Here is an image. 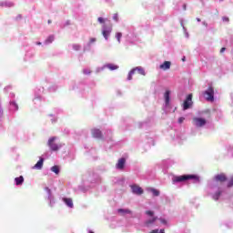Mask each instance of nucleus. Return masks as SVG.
I'll return each mask as SVG.
<instances>
[{
	"mask_svg": "<svg viewBox=\"0 0 233 233\" xmlns=\"http://www.w3.org/2000/svg\"><path fill=\"white\" fill-rule=\"evenodd\" d=\"M188 179H195V181H199V177L196 175H182L175 176L172 178L173 183H183V181H188Z\"/></svg>",
	"mask_w": 233,
	"mask_h": 233,
	"instance_id": "nucleus-1",
	"label": "nucleus"
},
{
	"mask_svg": "<svg viewBox=\"0 0 233 233\" xmlns=\"http://www.w3.org/2000/svg\"><path fill=\"white\" fill-rule=\"evenodd\" d=\"M56 139H57V137H52L49 138V140L47 142V145H48L49 148L53 152H57V150H59V148H61V147H63V144L56 143Z\"/></svg>",
	"mask_w": 233,
	"mask_h": 233,
	"instance_id": "nucleus-2",
	"label": "nucleus"
},
{
	"mask_svg": "<svg viewBox=\"0 0 233 233\" xmlns=\"http://www.w3.org/2000/svg\"><path fill=\"white\" fill-rule=\"evenodd\" d=\"M112 34V24L103 25L102 26V35L106 39V41H108V37Z\"/></svg>",
	"mask_w": 233,
	"mask_h": 233,
	"instance_id": "nucleus-3",
	"label": "nucleus"
},
{
	"mask_svg": "<svg viewBox=\"0 0 233 233\" xmlns=\"http://www.w3.org/2000/svg\"><path fill=\"white\" fill-rule=\"evenodd\" d=\"M193 124L195 125V127L201 128V127H205L207 125V119L202 117H194Z\"/></svg>",
	"mask_w": 233,
	"mask_h": 233,
	"instance_id": "nucleus-4",
	"label": "nucleus"
},
{
	"mask_svg": "<svg viewBox=\"0 0 233 233\" xmlns=\"http://www.w3.org/2000/svg\"><path fill=\"white\" fill-rule=\"evenodd\" d=\"M207 101H214V87L209 86L208 90L204 92Z\"/></svg>",
	"mask_w": 233,
	"mask_h": 233,
	"instance_id": "nucleus-5",
	"label": "nucleus"
},
{
	"mask_svg": "<svg viewBox=\"0 0 233 233\" xmlns=\"http://www.w3.org/2000/svg\"><path fill=\"white\" fill-rule=\"evenodd\" d=\"M190 106H192V94H189L186 100L183 103V109L184 110H188V108H190Z\"/></svg>",
	"mask_w": 233,
	"mask_h": 233,
	"instance_id": "nucleus-6",
	"label": "nucleus"
},
{
	"mask_svg": "<svg viewBox=\"0 0 233 233\" xmlns=\"http://www.w3.org/2000/svg\"><path fill=\"white\" fill-rule=\"evenodd\" d=\"M131 189L133 194H136L137 196H141L144 192L143 188L137 185H132Z\"/></svg>",
	"mask_w": 233,
	"mask_h": 233,
	"instance_id": "nucleus-7",
	"label": "nucleus"
},
{
	"mask_svg": "<svg viewBox=\"0 0 233 233\" xmlns=\"http://www.w3.org/2000/svg\"><path fill=\"white\" fill-rule=\"evenodd\" d=\"M91 134L93 137H96V139H103V132L97 128L92 129Z\"/></svg>",
	"mask_w": 233,
	"mask_h": 233,
	"instance_id": "nucleus-8",
	"label": "nucleus"
},
{
	"mask_svg": "<svg viewBox=\"0 0 233 233\" xmlns=\"http://www.w3.org/2000/svg\"><path fill=\"white\" fill-rule=\"evenodd\" d=\"M125 163H127V159H125V157H122L120 159H118L116 167L118 170H123V168H125Z\"/></svg>",
	"mask_w": 233,
	"mask_h": 233,
	"instance_id": "nucleus-9",
	"label": "nucleus"
},
{
	"mask_svg": "<svg viewBox=\"0 0 233 233\" xmlns=\"http://www.w3.org/2000/svg\"><path fill=\"white\" fill-rule=\"evenodd\" d=\"M170 66H172L171 61H165L162 65L159 66L160 70H170Z\"/></svg>",
	"mask_w": 233,
	"mask_h": 233,
	"instance_id": "nucleus-10",
	"label": "nucleus"
},
{
	"mask_svg": "<svg viewBox=\"0 0 233 233\" xmlns=\"http://www.w3.org/2000/svg\"><path fill=\"white\" fill-rule=\"evenodd\" d=\"M215 181H219V183H225V181H227V176L223 173L218 174L215 177Z\"/></svg>",
	"mask_w": 233,
	"mask_h": 233,
	"instance_id": "nucleus-11",
	"label": "nucleus"
},
{
	"mask_svg": "<svg viewBox=\"0 0 233 233\" xmlns=\"http://www.w3.org/2000/svg\"><path fill=\"white\" fill-rule=\"evenodd\" d=\"M156 221H157V217H153L152 218L146 220L144 225L146 227H152V225L155 224Z\"/></svg>",
	"mask_w": 233,
	"mask_h": 233,
	"instance_id": "nucleus-12",
	"label": "nucleus"
},
{
	"mask_svg": "<svg viewBox=\"0 0 233 233\" xmlns=\"http://www.w3.org/2000/svg\"><path fill=\"white\" fill-rule=\"evenodd\" d=\"M63 201H64V203H66V206L69 207V208H74V202H73L72 198H64Z\"/></svg>",
	"mask_w": 233,
	"mask_h": 233,
	"instance_id": "nucleus-13",
	"label": "nucleus"
},
{
	"mask_svg": "<svg viewBox=\"0 0 233 233\" xmlns=\"http://www.w3.org/2000/svg\"><path fill=\"white\" fill-rule=\"evenodd\" d=\"M45 159L40 158V160L37 161V163L35 165L34 168H36L37 170H41L43 168V163Z\"/></svg>",
	"mask_w": 233,
	"mask_h": 233,
	"instance_id": "nucleus-14",
	"label": "nucleus"
},
{
	"mask_svg": "<svg viewBox=\"0 0 233 233\" xmlns=\"http://www.w3.org/2000/svg\"><path fill=\"white\" fill-rule=\"evenodd\" d=\"M15 185L19 186L22 183H25V177H23V176H20L18 177H15Z\"/></svg>",
	"mask_w": 233,
	"mask_h": 233,
	"instance_id": "nucleus-15",
	"label": "nucleus"
},
{
	"mask_svg": "<svg viewBox=\"0 0 233 233\" xmlns=\"http://www.w3.org/2000/svg\"><path fill=\"white\" fill-rule=\"evenodd\" d=\"M106 68H108L109 70H117L119 68L118 66H116L114 64H107L105 66Z\"/></svg>",
	"mask_w": 233,
	"mask_h": 233,
	"instance_id": "nucleus-16",
	"label": "nucleus"
},
{
	"mask_svg": "<svg viewBox=\"0 0 233 233\" xmlns=\"http://www.w3.org/2000/svg\"><path fill=\"white\" fill-rule=\"evenodd\" d=\"M164 97L166 99L167 105H168V103H170V91H166Z\"/></svg>",
	"mask_w": 233,
	"mask_h": 233,
	"instance_id": "nucleus-17",
	"label": "nucleus"
},
{
	"mask_svg": "<svg viewBox=\"0 0 233 233\" xmlns=\"http://www.w3.org/2000/svg\"><path fill=\"white\" fill-rule=\"evenodd\" d=\"M118 214H132V211L130 209H123L119 208L117 209Z\"/></svg>",
	"mask_w": 233,
	"mask_h": 233,
	"instance_id": "nucleus-18",
	"label": "nucleus"
},
{
	"mask_svg": "<svg viewBox=\"0 0 233 233\" xmlns=\"http://www.w3.org/2000/svg\"><path fill=\"white\" fill-rule=\"evenodd\" d=\"M133 70H136V72L137 70L138 74H140L141 76H146L145 69H143L142 67H136Z\"/></svg>",
	"mask_w": 233,
	"mask_h": 233,
	"instance_id": "nucleus-19",
	"label": "nucleus"
},
{
	"mask_svg": "<svg viewBox=\"0 0 233 233\" xmlns=\"http://www.w3.org/2000/svg\"><path fill=\"white\" fill-rule=\"evenodd\" d=\"M116 38L118 43H121V38L123 37V34L121 32L116 33Z\"/></svg>",
	"mask_w": 233,
	"mask_h": 233,
	"instance_id": "nucleus-20",
	"label": "nucleus"
},
{
	"mask_svg": "<svg viewBox=\"0 0 233 233\" xmlns=\"http://www.w3.org/2000/svg\"><path fill=\"white\" fill-rule=\"evenodd\" d=\"M149 190H150V192H152L153 196H155V197L159 196V190H157L156 188H150Z\"/></svg>",
	"mask_w": 233,
	"mask_h": 233,
	"instance_id": "nucleus-21",
	"label": "nucleus"
},
{
	"mask_svg": "<svg viewBox=\"0 0 233 233\" xmlns=\"http://www.w3.org/2000/svg\"><path fill=\"white\" fill-rule=\"evenodd\" d=\"M136 74V69H132L129 74H128V76H127V79L128 81H132V76Z\"/></svg>",
	"mask_w": 233,
	"mask_h": 233,
	"instance_id": "nucleus-22",
	"label": "nucleus"
},
{
	"mask_svg": "<svg viewBox=\"0 0 233 233\" xmlns=\"http://www.w3.org/2000/svg\"><path fill=\"white\" fill-rule=\"evenodd\" d=\"M52 172L55 174H59V167L58 166H54L51 167Z\"/></svg>",
	"mask_w": 233,
	"mask_h": 233,
	"instance_id": "nucleus-23",
	"label": "nucleus"
},
{
	"mask_svg": "<svg viewBox=\"0 0 233 233\" xmlns=\"http://www.w3.org/2000/svg\"><path fill=\"white\" fill-rule=\"evenodd\" d=\"M73 48H74V50H76L77 52L78 50H81V46L76 44V45L73 46Z\"/></svg>",
	"mask_w": 233,
	"mask_h": 233,
	"instance_id": "nucleus-24",
	"label": "nucleus"
},
{
	"mask_svg": "<svg viewBox=\"0 0 233 233\" xmlns=\"http://www.w3.org/2000/svg\"><path fill=\"white\" fill-rule=\"evenodd\" d=\"M147 216H149V218H154V211L147 210L146 211Z\"/></svg>",
	"mask_w": 233,
	"mask_h": 233,
	"instance_id": "nucleus-25",
	"label": "nucleus"
},
{
	"mask_svg": "<svg viewBox=\"0 0 233 233\" xmlns=\"http://www.w3.org/2000/svg\"><path fill=\"white\" fill-rule=\"evenodd\" d=\"M46 43H53L54 42V35H50L46 40Z\"/></svg>",
	"mask_w": 233,
	"mask_h": 233,
	"instance_id": "nucleus-26",
	"label": "nucleus"
},
{
	"mask_svg": "<svg viewBox=\"0 0 233 233\" xmlns=\"http://www.w3.org/2000/svg\"><path fill=\"white\" fill-rule=\"evenodd\" d=\"M83 74H85L86 76H89V74H92V71L90 69H84Z\"/></svg>",
	"mask_w": 233,
	"mask_h": 233,
	"instance_id": "nucleus-27",
	"label": "nucleus"
},
{
	"mask_svg": "<svg viewBox=\"0 0 233 233\" xmlns=\"http://www.w3.org/2000/svg\"><path fill=\"white\" fill-rule=\"evenodd\" d=\"M113 19L117 23V21H119V15L117 14H114Z\"/></svg>",
	"mask_w": 233,
	"mask_h": 233,
	"instance_id": "nucleus-28",
	"label": "nucleus"
},
{
	"mask_svg": "<svg viewBox=\"0 0 233 233\" xmlns=\"http://www.w3.org/2000/svg\"><path fill=\"white\" fill-rule=\"evenodd\" d=\"M230 187H233V177L230 178V180L228 183V187L230 188Z\"/></svg>",
	"mask_w": 233,
	"mask_h": 233,
	"instance_id": "nucleus-29",
	"label": "nucleus"
},
{
	"mask_svg": "<svg viewBox=\"0 0 233 233\" xmlns=\"http://www.w3.org/2000/svg\"><path fill=\"white\" fill-rule=\"evenodd\" d=\"M97 21H98V23H100L101 25L105 24V18H103V17H98Z\"/></svg>",
	"mask_w": 233,
	"mask_h": 233,
	"instance_id": "nucleus-30",
	"label": "nucleus"
},
{
	"mask_svg": "<svg viewBox=\"0 0 233 233\" xmlns=\"http://www.w3.org/2000/svg\"><path fill=\"white\" fill-rule=\"evenodd\" d=\"M160 223H162V225H167V219L165 218H159Z\"/></svg>",
	"mask_w": 233,
	"mask_h": 233,
	"instance_id": "nucleus-31",
	"label": "nucleus"
},
{
	"mask_svg": "<svg viewBox=\"0 0 233 233\" xmlns=\"http://www.w3.org/2000/svg\"><path fill=\"white\" fill-rule=\"evenodd\" d=\"M183 121H185V117H179L178 118V123L179 124L183 123Z\"/></svg>",
	"mask_w": 233,
	"mask_h": 233,
	"instance_id": "nucleus-32",
	"label": "nucleus"
},
{
	"mask_svg": "<svg viewBox=\"0 0 233 233\" xmlns=\"http://www.w3.org/2000/svg\"><path fill=\"white\" fill-rule=\"evenodd\" d=\"M222 19H223V21H226V22L229 21L228 17H227V16H224Z\"/></svg>",
	"mask_w": 233,
	"mask_h": 233,
	"instance_id": "nucleus-33",
	"label": "nucleus"
},
{
	"mask_svg": "<svg viewBox=\"0 0 233 233\" xmlns=\"http://www.w3.org/2000/svg\"><path fill=\"white\" fill-rule=\"evenodd\" d=\"M226 50H227V48L222 47V48L220 49V54H223V52H225Z\"/></svg>",
	"mask_w": 233,
	"mask_h": 233,
	"instance_id": "nucleus-34",
	"label": "nucleus"
},
{
	"mask_svg": "<svg viewBox=\"0 0 233 233\" xmlns=\"http://www.w3.org/2000/svg\"><path fill=\"white\" fill-rule=\"evenodd\" d=\"M89 43H96V38H91Z\"/></svg>",
	"mask_w": 233,
	"mask_h": 233,
	"instance_id": "nucleus-35",
	"label": "nucleus"
},
{
	"mask_svg": "<svg viewBox=\"0 0 233 233\" xmlns=\"http://www.w3.org/2000/svg\"><path fill=\"white\" fill-rule=\"evenodd\" d=\"M183 10H187V4L183 5Z\"/></svg>",
	"mask_w": 233,
	"mask_h": 233,
	"instance_id": "nucleus-36",
	"label": "nucleus"
},
{
	"mask_svg": "<svg viewBox=\"0 0 233 233\" xmlns=\"http://www.w3.org/2000/svg\"><path fill=\"white\" fill-rule=\"evenodd\" d=\"M0 5H1V6H6V4L2 3V4H0Z\"/></svg>",
	"mask_w": 233,
	"mask_h": 233,
	"instance_id": "nucleus-37",
	"label": "nucleus"
},
{
	"mask_svg": "<svg viewBox=\"0 0 233 233\" xmlns=\"http://www.w3.org/2000/svg\"><path fill=\"white\" fill-rule=\"evenodd\" d=\"M197 21H198V23H201V18H197Z\"/></svg>",
	"mask_w": 233,
	"mask_h": 233,
	"instance_id": "nucleus-38",
	"label": "nucleus"
},
{
	"mask_svg": "<svg viewBox=\"0 0 233 233\" xmlns=\"http://www.w3.org/2000/svg\"><path fill=\"white\" fill-rule=\"evenodd\" d=\"M160 233H165V229H160Z\"/></svg>",
	"mask_w": 233,
	"mask_h": 233,
	"instance_id": "nucleus-39",
	"label": "nucleus"
},
{
	"mask_svg": "<svg viewBox=\"0 0 233 233\" xmlns=\"http://www.w3.org/2000/svg\"><path fill=\"white\" fill-rule=\"evenodd\" d=\"M182 61H183V62H185V61H186V57H185V56L182 58Z\"/></svg>",
	"mask_w": 233,
	"mask_h": 233,
	"instance_id": "nucleus-40",
	"label": "nucleus"
},
{
	"mask_svg": "<svg viewBox=\"0 0 233 233\" xmlns=\"http://www.w3.org/2000/svg\"><path fill=\"white\" fill-rule=\"evenodd\" d=\"M50 23H52V21L51 20H48V24L50 25Z\"/></svg>",
	"mask_w": 233,
	"mask_h": 233,
	"instance_id": "nucleus-41",
	"label": "nucleus"
},
{
	"mask_svg": "<svg viewBox=\"0 0 233 233\" xmlns=\"http://www.w3.org/2000/svg\"><path fill=\"white\" fill-rule=\"evenodd\" d=\"M89 233H94V231H89Z\"/></svg>",
	"mask_w": 233,
	"mask_h": 233,
	"instance_id": "nucleus-42",
	"label": "nucleus"
},
{
	"mask_svg": "<svg viewBox=\"0 0 233 233\" xmlns=\"http://www.w3.org/2000/svg\"><path fill=\"white\" fill-rule=\"evenodd\" d=\"M215 199H218V198H216Z\"/></svg>",
	"mask_w": 233,
	"mask_h": 233,
	"instance_id": "nucleus-43",
	"label": "nucleus"
}]
</instances>
